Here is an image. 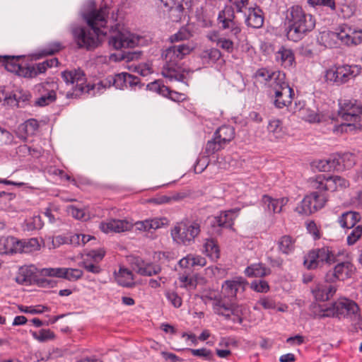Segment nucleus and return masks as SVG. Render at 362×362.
Instances as JSON below:
<instances>
[{"mask_svg":"<svg viewBox=\"0 0 362 362\" xmlns=\"http://www.w3.org/2000/svg\"><path fill=\"white\" fill-rule=\"evenodd\" d=\"M109 8L106 6L99 10H93L85 16L90 28L76 27L72 29L74 42L79 48L93 49L99 45V36H109V45L115 49L132 48L139 44V37L126 30L117 21V13L112 12L110 28L106 27L108 21L106 18Z\"/></svg>","mask_w":362,"mask_h":362,"instance_id":"1","label":"nucleus"},{"mask_svg":"<svg viewBox=\"0 0 362 362\" xmlns=\"http://www.w3.org/2000/svg\"><path fill=\"white\" fill-rule=\"evenodd\" d=\"M285 25L288 40L298 42L315 28V18L301 6L294 5L286 12Z\"/></svg>","mask_w":362,"mask_h":362,"instance_id":"2","label":"nucleus"},{"mask_svg":"<svg viewBox=\"0 0 362 362\" xmlns=\"http://www.w3.org/2000/svg\"><path fill=\"white\" fill-rule=\"evenodd\" d=\"M193 49L189 44L175 45L167 48L163 53L165 64L162 69V75L170 81H184L185 70L180 65V61Z\"/></svg>","mask_w":362,"mask_h":362,"instance_id":"3","label":"nucleus"},{"mask_svg":"<svg viewBox=\"0 0 362 362\" xmlns=\"http://www.w3.org/2000/svg\"><path fill=\"white\" fill-rule=\"evenodd\" d=\"M339 115L346 122L336 127L338 132H356L362 131L360 123L362 115V103L356 99H344L339 102Z\"/></svg>","mask_w":362,"mask_h":362,"instance_id":"4","label":"nucleus"},{"mask_svg":"<svg viewBox=\"0 0 362 362\" xmlns=\"http://www.w3.org/2000/svg\"><path fill=\"white\" fill-rule=\"evenodd\" d=\"M202 299L205 303H211L214 313L222 316L226 320H231L233 323L242 324L243 315L246 310L243 305H238L221 296H203Z\"/></svg>","mask_w":362,"mask_h":362,"instance_id":"5","label":"nucleus"},{"mask_svg":"<svg viewBox=\"0 0 362 362\" xmlns=\"http://www.w3.org/2000/svg\"><path fill=\"white\" fill-rule=\"evenodd\" d=\"M358 311L359 308L354 301L347 298H340L329 307H320L319 316L320 317H346L356 320L359 316Z\"/></svg>","mask_w":362,"mask_h":362,"instance_id":"6","label":"nucleus"},{"mask_svg":"<svg viewBox=\"0 0 362 362\" xmlns=\"http://www.w3.org/2000/svg\"><path fill=\"white\" fill-rule=\"evenodd\" d=\"M61 76L66 86H70V90L66 93V98H78L83 93H90V84L86 83V76L83 70H65L61 73Z\"/></svg>","mask_w":362,"mask_h":362,"instance_id":"7","label":"nucleus"},{"mask_svg":"<svg viewBox=\"0 0 362 362\" xmlns=\"http://www.w3.org/2000/svg\"><path fill=\"white\" fill-rule=\"evenodd\" d=\"M235 135V128L230 125H222L214 132L213 137L206 144L205 153L213 155L223 149Z\"/></svg>","mask_w":362,"mask_h":362,"instance_id":"8","label":"nucleus"},{"mask_svg":"<svg viewBox=\"0 0 362 362\" xmlns=\"http://www.w3.org/2000/svg\"><path fill=\"white\" fill-rule=\"evenodd\" d=\"M361 69L358 64H344L327 69L325 78L327 82L340 86L359 75Z\"/></svg>","mask_w":362,"mask_h":362,"instance_id":"9","label":"nucleus"},{"mask_svg":"<svg viewBox=\"0 0 362 362\" xmlns=\"http://www.w3.org/2000/svg\"><path fill=\"white\" fill-rule=\"evenodd\" d=\"M327 202V194L319 190L306 195L296 206V211L308 216L322 209Z\"/></svg>","mask_w":362,"mask_h":362,"instance_id":"10","label":"nucleus"},{"mask_svg":"<svg viewBox=\"0 0 362 362\" xmlns=\"http://www.w3.org/2000/svg\"><path fill=\"white\" fill-rule=\"evenodd\" d=\"M200 233V225L193 221L177 223L172 230L171 235L175 240L183 245H190Z\"/></svg>","mask_w":362,"mask_h":362,"instance_id":"11","label":"nucleus"},{"mask_svg":"<svg viewBox=\"0 0 362 362\" xmlns=\"http://www.w3.org/2000/svg\"><path fill=\"white\" fill-rule=\"evenodd\" d=\"M336 261V255L332 248L324 246L310 250L304 259V265L308 269H314L317 268L320 263L330 265Z\"/></svg>","mask_w":362,"mask_h":362,"instance_id":"12","label":"nucleus"},{"mask_svg":"<svg viewBox=\"0 0 362 362\" xmlns=\"http://www.w3.org/2000/svg\"><path fill=\"white\" fill-rule=\"evenodd\" d=\"M57 84L54 81L43 82L35 86L36 99L34 105L45 107L55 102L57 100Z\"/></svg>","mask_w":362,"mask_h":362,"instance_id":"13","label":"nucleus"},{"mask_svg":"<svg viewBox=\"0 0 362 362\" xmlns=\"http://www.w3.org/2000/svg\"><path fill=\"white\" fill-rule=\"evenodd\" d=\"M16 281L23 285L37 284L39 286L47 287L50 281L44 277H39L38 270L34 265L24 266L20 268Z\"/></svg>","mask_w":362,"mask_h":362,"instance_id":"14","label":"nucleus"},{"mask_svg":"<svg viewBox=\"0 0 362 362\" xmlns=\"http://www.w3.org/2000/svg\"><path fill=\"white\" fill-rule=\"evenodd\" d=\"M158 6L167 13L169 18L173 22H179L185 14L184 3L185 0H158Z\"/></svg>","mask_w":362,"mask_h":362,"instance_id":"15","label":"nucleus"},{"mask_svg":"<svg viewBox=\"0 0 362 362\" xmlns=\"http://www.w3.org/2000/svg\"><path fill=\"white\" fill-rule=\"evenodd\" d=\"M218 22L224 30H229L231 36L235 38L241 32L240 23L235 21V13L232 7L226 6L218 16Z\"/></svg>","mask_w":362,"mask_h":362,"instance_id":"16","label":"nucleus"},{"mask_svg":"<svg viewBox=\"0 0 362 362\" xmlns=\"http://www.w3.org/2000/svg\"><path fill=\"white\" fill-rule=\"evenodd\" d=\"M339 40L344 45H358L362 42V30H358L348 24H342L338 27Z\"/></svg>","mask_w":362,"mask_h":362,"instance_id":"17","label":"nucleus"},{"mask_svg":"<svg viewBox=\"0 0 362 362\" xmlns=\"http://www.w3.org/2000/svg\"><path fill=\"white\" fill-rule=\"evenodd\" d=\"M355 269V267L349 261L339 262L333 270H330L326 274L325 280L327 282H334L337 280L343 281L350 278L354 273Z\"/></svg>","mask_w":362,"mask_h":362,"instance_id":"18","label":"nucleus"},{"mask_svg":"<svg viewBox=\"0 0 362 362\" xmlns=\"http://www.w3.org/2000/svg\"><path fill=\"white\" fill-rule=\"evenodd\" d=\"M40 274L43 276H53L63 278L71 281H75L81 279L83 272L78 269L72 268H44Z\"/></svg>","mask_w":362,"mask_h":362,"instance_id":"19","label":"nucleus"},{"mask_svg":"<svg viewBox=\"0 0 362 362\" xmlns=\"http://www.w3.org/2000/svg\"><path fill=\"white\" fill-rule=\"evenodd\" d=\"M110 78L112 86L119 90L128 88L135 89L141 83L139 77L125 72L110 75Z\"/></svg>","mask_w":362,"mask_h":362,"instance_id":"20","label":"nucleus"},{"mask_svg":"<svg viewBox=\"0 0 362 362\" xmlns=\"http://www.w3.org/2000/svg\"><path fill=\"white\" fill-rule=\"evenodd\" d=\"M247 284V281L243 277L237 276L225 281L222 284V290L228 298H236L239 291H245Z\"/></svg>","mask_w":362,"mask_h":362,"instance_id":"21","label":"nucleus"},{"mask_svg":"<svg viewBox=\"0 0 362 362\" xmlns=\"http://www.w3.org/2000/svg\"><path fill=\"white\" fill-rule=\"evenodd\" d=\"M133 223L126 219H109L100 224V229L105 233H122L130 230Z\"/></svg>","mask_w":362,"mask_h":362,"instance_id":"22","label":"nucleus"},{"mask_svg":"<svg viewBox=\"0 0 362 362\" xmlns=\"http://www.w3.org/2000/svg\"><path fill=\"white\" fill-rule=\"evenodd\" d=\"M132 266L137 274L146 276L158 274L162 269L159 264L146 262L139 257L134 259Z\"/></svg>","mask_w":362,"mask_h":362,"instance_id":"23","label":"nucleus"},{"mask_svg":"<svg viewBox=\"0 0 362 362\" xmlns=\"http://www.w3.org/2000/svg\"><path fill=\"white\" fill-rule=\"evenodd\" d=\"M313 189L326 193V191L337 190L335 176L326 177L325 175H317L310 180Z\"/></svg>","mask_w":362,"mask_h":362,"instance_id":"24","label":"nucleus"},{"mask_svg":"<svg viewBox=\"0 0 362 362\" xmlns=\"http://www.w3.org/2000/svg\"><path fill=\"white\" fill-rule=\"evenodd\" d=\"M329 282H322L316 284L312 288V293L316 300H328L335 293L337 289L335 286L328 284Z\"/></svg>","mask_w":362,"mask_h":362,"instance_id":"25","label":"nucleus"},{"mask_svg":"<svg viewBox=\"0 0 362 362\" xmlns=\"http://www.w3.org/2000/svg\"><path fill=\"white\" fill-rule=\"evenodd\" d=\"M294 95L293 90L289 85L276 90L274 95L275 97L274 105L278 108H283L291 104L293 96Z\"/></svg>","mask_w":362,"mask_h":362,"instance_id":"26","label":"nucleus"},{"mask_svg":"<svg viewBox=\"0 0 362 362\" xmlns=\"http://www.w3.org/2000/svg\"><path fill=\"white\" fill-rule=\"evenodd\" d=\"M275 59L285 68L292 67L295 63V55L291 49L281 46L275 53Z\"/></svg>","mask_w":362,"mask_h":362,"instance_id":"27","label":"nucleus"},{"mask_svg":"<svg viewBox=\"0 0 362 362\" xmlns=\"http://www.w3.org/2000/svg\"><path fill=\"white\" fill-rule=\"evenodd\" d=\"M245 23L247 26L259 28L263 25L264 16L262 11L259 8H249L247 13H245Z\"/></svg>","mask_w":362,"mask_h":362,"instance_id":"28","label":"nucleus"},{"mask_svg":"<svg viewBox=\"0 0 362 362\" xmlns=\"http://www.w3.org/2000/svg\"><path fill=\"white\" fill-rule=\"evenodd\" d=\"M288 85L285 81V74L281 71H272L266 86L269 88V93L274 94L276 90H280Z\"/></svg>","mask_w":362,"mask_h":362,"instance_id":"29","label":"nucleus"},{"mask_svg":"<svg viewBox=\"0 0 362 362\" xmlns=\"http://www.w3.org/2000/svg\"><path fill=\"white\" fill-rule=\"evenodd\" d=\"M337 170H342L352 168L356 163V156L354 153L346 152L334 155Z\"/></svg>","mask_w":362,"mask_h":362,"instance_id":"30","label":"nucleus"},{"mask_svg":"<svg viewBox=\"0 0 362 362\" xmlns=\"http://www.w3.org/2000/svg\"><path fill=\"white\" fill-rule=\"evenodd\" d=\"M239 209H232L221 212L215 218L216 223L220 227L231 228L238 216Z\"/></svg>","mask_w":362,"mask_h":362,"instance_id":"31","label":"nucleus"},{"mask_svg":"<svg viewBox=\"0 0 362 362\" xmlns=\"http://www.w3.org/2000/svg\"><path fill=\"white\" fill-rule=\"evenodd\" d=\"M288 202L287 197H282L280 199H274L272 197L264 194L262 197V202L267 205L269 211L274 213H280L284 206Z\"/></svg>","mask_w":362,"mask_h":362,"instance_id":"32","label":"nucleus"},{"mask_svg":"<svg viewBox=\"0 0 362 362\" xmlns=\"http://www.w3.org/2000/svg\"><path fill=\"white\" fill-rule=\"evenodd\" d=\"M17 253H30L40 249L39 241L35 238L28 239H17Z\"/></svg>","mask_w":362,"mask_h":362,"instance_id":"33","label":"nucleus"},{"mask_svg":"<svg viewBox=\"0 0 362 362\" xmlns=\"http://www.w3.org/2000/svg\"><path fill=\"white\" fill-rule=\"evenodd\" d=\"M165 218H154L135 223L136 229L151 232L164 225Z\"/></svg>","mask_w":362,"mask_h":362,"instance_id":"34","label":"nucleus"},{"mask_svg":"<svg viewBox=\"0 0 362 362\" xmlns=\"http://www.w3.org/2000/svg\"><path fill=\"white\" fill-rule=\"evenodd\" d=\"M361 216L358 212L346 211L339 218V223L342 228H353L361 220Z\"/></svg>","mask_w":362,"mask_h":362,"instance_id":"35","label":"nucleus"},{"mask_svg":"<svg viewBox=\"0 0 362 362\" xmlns=\"http://www.w3.org/2000/svg\"><path fill=\"white\" fill-rule=\"evenodd\" d=\"M115 281L123 287H132L134 285V275L132 272L126 268H120L118 272H115Z\"/></svg>","mask_w":362,"mask_h":362,"instance_id":"36","label":"nucleus"},{"mask_svg":"<svg viewBox=\"0 0 362 362\" xmlns=\"http://www.w3.org/2000/svg\"><path fill=\"white\" fill-rule=\"evenodd\" d=\"M30 95L27 91L16 90L12 94L5 98V102L11 106H21V103H25L29 100Z\"/></svg>","mask_w":362,"mask_h":362,"instance_id":"37","label":"nucleus"},{"mask_svg":"<svg viewBox=\"0 0 362 362\" xmlns=\"http://www.w3.org/2000/svg\"><path fill=\"white\" fill-rule=\"evenodd\" d=\"M221 57V52L217 48L205 49L199 54V57L204 65L215 64Z\"/></svg>","mask_w":362,"mask_h":362,"instance_id":"38","label":"nucleus"},{"mask_svg":"<svg viewBox=\"0 0 362 362\" xmlns=\"http://www.w3.org/2000/svg\"><path fill=\"white\" fill-rule=\"evenodd\" d=\"M270 273V269L262 263L252 264L245 269V274L248 277H264Z\"/></svg>","mask_w":362,"mask_h":362,"instance_id":"39","label":"nucleus"},{"mask_svg":"<svg viewBox=\"0 0 362 362\" xmlns=\"http://www.w3.org/2000/svg\"><path fill=\"white\" fill-rule=\"evenodd\" d=\"M17 238L8 236L0 238V254L17 253Z\"/></svg>","mask_w":362,"mask_h":362,"instance_id":"40","label":"nucleus"},{"mask_svg":"<svg viewBox=\"0 0 362 362\" xmlns=\"http://www.w3.org/2000/svg\"><path fill=\"white\" fill-rule=\"evenodd\" d=\"M20 58L21 57L19 56L4 55L3 56L1 64L7 71L21 75L22 66L18 63Z\"/></svg>","mask_w":362,"mask_h":362,"instance_id":"41","label":"nucleus"},{"mask_svg":"<svg viewBox=\"0 0 362 362\" xmlns=\"http://www.w3.org/2000/svg\"><path fill=\"white\" fill-rule=\"evenodd\" d=\"M267 130L271 138L281 139L285 134L282 122L279 119H271L268 124Z\"/></svg>","mask_w":362,"mask_h":362,"instance_id":"42","label":"nucleus"},{"mask_svg":"<svg viewBox=\"0 0 362 362\" xmlns=\"http://www.w3.org/2000/svg\"><path fill=\"white\" fill-rule=\"evenodd\" d=\"M319 40L326 47H337L339 40L337 30L335 32L329 30L322 32Z\"/></svg>","mask_w":362,"mask_h":362,"instance_id":"43","label":"nucleus"},{"mask_svg":"<svg viewBox=\"0 0 362 362\" xmlns=\"http://www.w3.org/2000/svg\"><path fill=\"white\" fill-rule=\"evenodd\" d=\"M277 245L281 252L289 255L294 251L295 240L290 235H284L279 238Z\"/></svg>","mask_w":362,"mask_h":362,"instance_id":"44","label":"nucleus"},{"mask_svg":"<svg viewBox=\"0 0 362 362\" xmlns=\"http://www.w3.org/2000/svg\"><path fill=\"white\" fill-rule=\"evenodd\" d=\"M204 252L212 260H216L220 257L219 247L213 239L206 240L204 245Z\"/></svg>","mask_w":362,"mask_h":362,"instance_id":"45","label":"nucleus"},{"mask_svg":"<svg viewBox=\"0 0 362 362\" xmlns=\"http://www.w3.org/2000/svg\"><path fill=\"white\" fill-rule=\"evenodd\" d=\"M206 264V260L204 257L200 255H187L186 257L180 259V264L181 267H187L188 265L192 267L199 266L204 267Z\"/></svg>","mask_w":362,"mask_h":362,"instance_id":"46","label":"nucleus"},{"mask_svg":"<svg viewBox=\"0 0 362 362\" xmlns=\"http://www.w3.org/2000/svg\"><path fill=\"white\" fill-rule=\"evenodd\" d=\"M146 88L148 90L156 93L164 97H167L168 94L170 93V89L168 86H165L163 82L160 80H156L153 82L149 83Z\"/></svg>","mask_w":362,"mask_h":362,"instance_id":"47","label":"nucleus"},{"mask_svg":"<svg viewBox=\"0 0 362 362\" xmlns=\"http://www.w3.org/2000/svg\"><path fill=\"white\" fill-rule=\"evenodd\" d=\"M30 333L35 340L41 343L53 340L55 338L54 333L49 329H42L38 332L30 331Z\"/></svg>","mask_w":362,"mask_h":362,"instance_id":"48","label":"nucleus"},{"mask_svg":"<svg viewBox=\"0 0 362 362\" xmlns=\"http://www.w3.org/2000/svg\"><path fill=\"white\" fill-rule=\"evenodd\" d=\"M315 166L320 171L327 172L331 170H337L336 163L334 161V156L328 159L320 160L315 162Z\"/></svg>","mask_w":362,"mask_h":362,"instance_id":"49","label":"nucleus"},{"mask_svg":"<svg viewBox=\"0 0 362 362\" xmlns=\"http://www.w3.org/2000/svg\"><path fill=\"white\" fill-rule=\"evenodd\" d=\"M191 37V33L187 28H182L176 33L170 36V40L171 42H175L189 40Z\"/></svg>","mask_w":362,"mask_h":362,"instance_id":"50","label":"nucleus"},{"mask_svg":"<svg viewBox=\"0 0 362 362\" xmlns=\"http://www.w3.org/2000/svg\"><path fill=\"white\" fill-rule=\"evenodd\" d=\"M362 236V225L354 228L348 235L346 241L349 245H354Z\"/></svg>","mask_w":362,"mask_h":362,"instance_id":"51","label":"nucleus"},{"mask_svg":"<svg viewBox=\"0 0 362 362\" xmlns=\"http://www.w3.org/2000/svg\"><path fill=\"white\" fill-rule=\"evenodd\" d=\"M250 288L258 293H267L269 291L270 287L267 281L260 279L252 281Z\"/></svg>","mask_w":362,"mask_h":362,"instance_id":"52","label":"nucleus"},{"mask_svg":"<svg viewBox=\"0 0 362 362\" xmlns=\"http://www.w3.org/2000/svg\"><path fill=\"white\" fill-rule=\"evenodd\" d=\"M105 255V252L102 248L92 250L86 254V259H90L91 262L99 263L103 259Z\"/></svg>","mask_w":362,"mask_h":362,"instance_id":"53","label":"nucleus"},{"mask_svg":"<svg viewBox=\"0 0 362 362\" xmlns=\"http://www.w3.org/2000/svg\"><path fill=\"white\" fill-rule=\"evenodd\" d=\"M308 4L312 7L324 6L335 11L336 4L334 0H308Z\"/></svg>","mask_w":362,"mask_h":362,"instance_id":"54","label":"nucleus"},{"mask_svg":"<svg viewBox=\"0 0 362 362\" xmlns=\"http://www.w3.org/2000/svg\"><path fill=\"white\" fill-rule=\"evenodd\" d=\"M81 266L83 267L88 272L95 274H100L102 271L98 263L91 262L90 259H84L81 263Z\"/></svg>","mask_w":362,"mask_h":362,"instance_id":"55","label":"nucleus"},{"mask_svg":"<svg viewBox=\"0 0 362 362\" xmlns=\"http://www.w3.org/2000/svg\"><path fill=\"white\" fill-rule=\"evenodd\" d=\"M110 78H111L110 75L100 81L97 84H90V91L97 88L98 92L102 93L104 90L110 88L112 86V81Z\"/></svg>","mask_w":362,"mask_h":362,"instance_id":"56","label":"nucleus"},{"mask_svg":"<svg viewBox=\"0 0 362 362\" xmlns=\"http://www.w3.org/2000/svg\"><path fill=\"white\" fill-rule=\"evenodd\" d=\"M62 48L63 46L60 42H52L47 44L41 52L43 55H52L59 52Z\"/></svg>","mask_w":362,"mask_h":362,"instance_id":"57","label":"nucleus"},{"mask_svg":"<svg viewBox=\"0 0 362 362\" xmlns=\"http://www.w3.org/2000/svg\"><path fill=\"white\" fill-rule=\"evenodd\" d=\"M207 156H203L201 157H199L194 164V172L196 173H202L208 166L209 163V156L210 155L206 154Z\"/></svg>","mask_w":362,"mask_h":362,"instance_id":"58","label":"nucleus"},{"mask_svg":"<svg viewBox=\"0 0 362 362\" xmlns=\"http://www.w3.org/2000/svg\"><path fill=\"white\" fill-rule=\"evenodd\" d=\"M216 46L228 53H232L234 50V42L233 40L225 37L220 38Z\"/></svg>","mask_w":362,"mask_h":362,"instance_id":"59","label":"nucleus"},{"mask_svg":"<svg viewBox=\"0 0 362 362\" xmlns=\"http://www.w3.org/2000/svg\"><path fill=\"white\" fill-rule=\"evenodd\" d=\"M302 118L309 122H316L320 121V115L309 108L301 110Z\"/></svg>","mask_w":362,"mask_h":362,"instance_id":"60","label":"nucleus"},{"mask_svg":"<svg viewBox=\"0 0 362 362\" xmlns=\"http://www.w3.org/2000/svg\"><path fill=\"white\" fill-rule=\"evenodd\" d=\"M68 212L71 214L74 218L78 220L86 221L88 218V215L86 214L84 209H78L76 206H71L68 209Z\"/></svg>","mask_w":362,"mask_h":362,"instance_id":"61","label":"nucleus"},{"mask_svg":"<svg viewBox=\"0 0 362 362\" xmlns=\"http://www.w3.org/2000/svg\"><path fill=\"white\" fill-rule=\"evenodd\" d=\"M188 351L194 356L202 357L207 360H211L213 358L212 351L206 348L202 349H188Z\"/></svg>","mask_w":362,"mask_h":362,"instance_id":"62","label":"nucleus"},{"mask_svg":"<svg viewBox=\"0 0 362 362\" xmlns=\"http://www.w3.org/2000/svg\"><path fill=\"white\" fill-rule=\"evenodd\" d=\"M272 73V71H270L267 69L262 68L256 71L255 77L258 81H259L260 83H264L266 86L268 82V80L271 76Z\"/></svg>","mask_w":362,"mask_h":362,"instance_id":"63","label":"nucleus"},{"mask_svg":"<svg viewBox=\"0 0 362 362\" xmlns=\"http://www.w3.org/2000/svg\"><path fill=\"white\" fill-rule=\"evenodd\" d=\"M257 304L261 305L264 309L266 310L276 308L275 300L272 297L269 296L260 298Z\"/></svg>","mask_w":362,"mask_h":362,"instance_id":"64","label":"nucleus"}]
</instances>
